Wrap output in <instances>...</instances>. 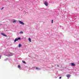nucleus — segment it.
I'll return each mask as SVG.
<instances>
[{
    "label": "nucleus",
    "instance_id": "nucleus-17",
    "mask_svg": "<svg viewBox=\"0 0 79 79\" xmlns=\"http://www.w3.org/2000/svg\"><path fill=\"white\" fill-rule=\"evenodd\" d=\"M59 79H61V77H60Z\"/></svg>",
    "mask_w": 79,
    "mask_h": 79
},
{
    "label": "nucleus",
    "instance_id": "nucleus-1",
    "mask_svg": "<svg viewBox=\"0 0 79 79\" xmlns=\"http://www.w3.org/2000/svg\"><path fill=\"white\" fill-rule=\"evenodd\" d=\"M20 39H21L20 37H19L15 39V40H14V42H16V41H18V40H20Z\"/></svg>",
    "mask_w": 79,
    "mask_h": 79
},
{
    "label": "nucleus",
    "instance_id": "nucleus-7",
    "mask_svg": "<svg viewBox=\"0 0 79 79\" xmlns=\"http://www.w3.org/2000/svg\"><path fill=\"white\" fill-rule=\"evenodd\" d=\"M70 76H71V75H67V77H70Z\"/></svg>",
    "mask_w": 79,
    "mask_h": 79
},
{
    "label": "nucleus",
    "instance_id": "nucleus-9",
    "mask_svg": "<svg viewBox=\"0 0 79 79\" xmlns=\"http://www.w3.org/2000/svg\"><path fill=\"white\" fill-rule=\"evenodd\" d=\"M21 46H22L21 44H19V47H21Z\"/></svg>",
    "mask_w": 79,
    "mask_h": 79
},
{
    "label": "nucleus",
    "instance_id": "nucleus-6",
    "mask_svg": "<svg viewBox=\"0 0 79 79\" xmlns=\"http://www.w3.org/2000/svg\"><path fill=\"white\" fill-rule=\"evenodd\" d=\"M28 40H29V42H31V39L30 38H29Z\"/></svg>",
    "mask_w": 79,
    "mask_h": 79
},
{
    "label": "nucleus",
    "instance_id": "nucleus-12",
    "mask_svg": "<svg viewBox=\"0 0 79 79\" xmlns=\"http://www.w3.org/2000/svg\"><path fill=\"white\" fill-rule=\"evenodd\" d=\"M18 67L19 68H21V66H20V65H18Z\"/></svg>",
    "mask_w": 79,
    "mask_h": 79
},
{
    "label": "nucleus",
    "instance_id": "nucleus-4",
    "mask_svg": "<svg viewBox=\"0 0 79 79\" xmlns=\"http://www.w3.org/2000/svg\"><path fill=\"white\" fill-rule=\"evenodd\" d=\"M1 34H2V35L5 36V37H7V35H5V34L3 33H1Z\"/></svg>",
    "mask_w": 79,
    "mask_h": 79
},
{
    "label": "nucleus",
    "instance_id": "nucleus-16",
    "mask_svg": "<svg viewBox=\"0 0 79 79\" xmlns=\"http://www.w3.org/2000/svg\"><path fill=\"white\" fill-rule=\"evenodd\" d=\"M3 8H4V7H2L1 9V10H3Z\"/></svg>",
    "mask_w": 79,
    "mask_h": 79
},
{
    "label": "nucleus",
    "instance_id": "nucleus-10",
    "mask_svg": "<svg viewBox=\"0 0 79 79\" xmlns=\"http://www.w3.org/2000/svg\"><path fill=\"white\" fill-rule=\"evenodd\" d=\"M13 23H16V20H14L13 21Z\"/></svg>",
    "mask_w": 79,
    "mask_h": 79
},
{
    "label": "nucleus",
    "instance_id": "nucleus-15",
    "mask_svg": "<svg viewBox=\"0 0 79 79\" xmlns=\"http://www.w3.org/2000/svg\"><path fill=\"white\" fill-rule=\"evenodd\" d=\"M53 20H52V21H51L52 23H53Z\"/></svg>",
    "mask_w": 79,
    "mask_h": 79
},
{
    "label": "nucleus",
    "instance_id": "nucleus-11",
    "mask_svg": "<svg viewBox=\"0 0 79 79\" xmlns=\"http://www.w3.org/2000/svg\"><path fill=\"white\" fill-rule=\"evenodd\" d=\"M22 62L23 63H24V64H26V62L25 61H22Z\"/></svg>",
    "mask_w": 79,
    "mask_h": 79
},
{
    "label": "nucleus",
    "instance_id": "nucleus-14",
    "mask_svg": "<svg viewBox=\"0 0 79 79\" xmlns=\"http://www.w3.org/2000/svg\"><path fill=\"white\" fill-rule=\"evenodd\" d=\"M11 56V55H10V54H8V56Z\"/></svg>",
    "mask_w": 79,
    "mask_h": 79
},
{
    "label": "nucleus",
    "instance_id": "nucleus-18",
    "mask_svg": "<svg viewBox=\"0 0 79 79\" xmlns=\"http://www.w3.org/2000/svg\"><path fill=\"white\" fill-rule=\"evenodd\" d=\"M57 66H58V67H59L60 66L58 65H57Z\"/></svg>",
    "mask_w": 79,
    "mask_h": 79
},
{
    "label": "nucleus",
    "instance_id": "nucleus-3",
    "mask_svg": "<svg viewBox=\"0 0 79 79\" xmlns=\"http://www.w3.org/2000/svg\"><path fill=\"white\" fill-rule=\"evenodd\" d=\"M44 5H45L46 6H48V3H47V1H45L44 2Z\"/></svg>",
    "mask_w": 79,
    "mask_h": 79
},
{
    "label": "nucleus",
    "instance_id": "nucleus-19",
    "mask_svg": "<svg viewBox=\"0 0 79 79\" xmlns=\"http://www.w3.org/2000/svg\"><path fill=\"white\" fill-rule=\"evenodd\" d=\"M1 59V56H0V59Z\"/></svg>",
    "mask_w": 79,
    "mask_h": 79
},
{
    "label": "nucleus",
    "instance_id": "nucleus-2",
    "mask_svg": "<svg viewBox=\"0 0 79 79\" xmlns=\"http://www.w3.org/2000/svg\"><path fill=\"white\" fill-rule=\"evenodd\" d=\"M19 23L21 24H23V25H24V23L23 22L20 20H19Z\"/></svg>",
    "mask_w": 79,
    "mask_h": 79
},
{
    "label": "nucleus",
    "instance_id": "nucleus-13",
    "mask_svg": "<svg viewBox=\"0 0 79 79\" xmlns=\"http://www.w3.org/2000/svg\"><path fill=\"white\" fill-rule=\"evenodd\" d=\"M23 31H21L20 32V34H23Z\"/></svg>",
    "mask_w": 79,
    "mask_h": 79
},
{
    "label": "nucleus",
    "instance_id": "nucleus-5",
    "mask_svg": "<svg viewBox=\"0 0 79 79\" xmlns=\"http://www.w3.org/2000/svg\"><path fill=\"white\" fill-rule=\"evenodd\" d=\"M71 64L73 66H76V65L75 64H74L73 63H71Z\"/></svg>",
    "mask_w": 79,
    "mask_h": 79
},
{
    "label": "nucleus",
    "instance_id": "nucleus-8",
    "mask_svg": "<svg viewBox=\"0 0 79 79\" xmlns=\"http://www.w3.org/2000/svg\"><path fill=\"white\" fill-rule=\"evenodd\" d=\"M36 69H38V70H40V69L39 68L36 67Z\"/></svg>",
    "mask_w": 79,
    "mask_h": 79
}]
</instances>
